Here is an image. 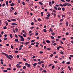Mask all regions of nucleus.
Instances as JSON below:
<instances>
[{"label": "nucleus", "instance_id": "c85d7f7f", "mask_svg": "<svg viewBox=\"0 0 73 73\" xmlns=\"http://www.w3.org/2000/svg\"><path fill=\"white\" fill-rule=\"evenodd\" d=\"M23 69H26V68H27V67L25 66H24L23 67Z\"/></svg>", "mask_w": 73, "mask_h": 73}, {"label": "nucleus", "instance_id": "09e8293b", "mask_svg": "<svg viewBox=\"0 0 73 73\" xmlns=\"http://www.w3.org/2000/svg\"><path fill=\"white\" fill-rule=\"evenodd\" d=\"M41 16H43V13L42 12H41Z\"/></svg>", "mask_w": 73, "mask_h": 73}, {"label": "nucleus", "instance_id": "6ab92c4d", "mask_svg": "<svg viewBox=\"0 0 73 73\" xmlns=\"http://www.w3.org/2000/svg\"><path fill=\"white\" fill-rule=\"evenodd\" d=\"M6 5H7L8 6V1H6Z\"/></svg>", "mask_w": 73, "mask_h": 73}, {"label": "nucleus", "instance_id": "e2e57ef3", "mask_svg": "<svg viewBox=\"0 0 73 73\" xmlns=\"http://www.w3.org/2000/svg\"><path fill=\"white\" fill-rule=\"evenodd\" d=\"M39 4H40V5H42V4H43L41 2H39Z\"/></svg>", "mask_w": 73, "mask_h": 73}, {"label": "nucleus", "instance_id": "f704fd0d", "mask_svg": "<svg viewBox=\"0 0 73 73\" xmlns=\"http://www.w3.org/2000/svg\"><path fill=\"white\" fill-rule=\"evenodd\" d=\"M66 26H68V25H69V24H68V23L66 22Z\"/></svg>", "mask_w": 73, "mask_h": 73}, {"label": "nucleus", "instance_id": "de8ad7c7", "mask_svg": "<svg viewBox=\"0 0 73 73\" xmlns=\"http://www.w3.org/2000/svg\"><path fill=\"white\" fill-rule=\"evenodd\" d=\"M11 9L12 10H13V11L15 10V8H13V7H11Z\"/></svg>", "mask_w": 73, "mask_h": 73}, {"label": "nucleus", "instance_id": "5701e85b", "mask_svg": "<svg viewBox=\"0 0 73 73\" xmlns=\"http://www.w3.org/2000/svg\"><path fill=\"white\" fill-rule=\"evenodd\" d=\"M39 70H40V71H42V70H43V69L42 68H40L39 69Z\"/></svg>", "mask_w": 73, "mask_h": 73}, {"label": "nucleus", "instance_id": "7ed1b4c3", "mask_svg": "<svg viewBox=\"0 0 73 73\" xmlns=\"http://www.w3.org/2000/svg\"><path fill=\"white\" fill-rule=\"evenodd\" d=\"M21 41H24V38H23V36H22L21 38Z\"/></svg>", "mask_w": 73, "mask_h": 73}, {"label": "nucleus", "instance_id": "39448f33", "mask_svg": "<svg viewBox=\"0 0 73 73\" xmlns=\"http://www.w3.org/2000/svg\"><path fill=\"white\" fill-rule=\"evenodd\" d=\"M10 6L12 7L13 6H14L15 5V3H12L10 5Z\"/></svg>", "mask_w": 73, "mask_h": 73}, {"label": "nucleus", "instance_id": "2eb2a0df", "mask_svg": "<svg viewBox=\"0 0 73 73\" xmlns=\"http://www.w3.org/2000/svg\"><path fill=\"white\" fill-rule=\"evenodd\" d=\"M46 41L47 42V43H49L50 42V41L48 40H46Z\"/></svg>", "mask_w": 73, "mask_h": 73}, {"label": "nucleus", "instance_id": "ddd939ff", "mask_svg": "<svg viewBox=\"0 0 73 73\" xmlns=\"http://www.w3.org/2000/svg\"><path fill=\"white\" fill-rule=\"evenodd\" d=\"M67 5V4L66 3L63 4V6H64V7H66V6Z\"/></svg>", "mask_w": 73, "mask_h": 73}, {"label": "nucleus", "instance_id": "f03ea898", "mask_svg": "<svg viewBox=\"0 0 73 73\" xmlns=\"http://www.w3.org/2000/svg\"><path fill=\"white\" fill-rule=\"evenodd\" d=\"M25 65H26L27 67H30L31 66V64H28L27 63H25Z\"/></svg>", "mask_w": 73, "mask_h": 73}, {"label": "nucleus", "instance_id": "4d7b16f0", "mask_svg": "<svg viewBox=\"0 0 73 73\" xmlns=\"http://www.w3.org/2000/svg\"><path fill=\"white\" fill-rule=\"evenodd\" d=\"M39 53L41 54H42L43 53V52L42 51H40Z\"/></svg>", "mask_w": 73, "mask_h": 73}, {"label": "nucleus", "instance_id": "4c0bfd02", "mask_svg": "<svg viewBox=\"0 0 73 73\" xmlns=\"http://www.w3.org/2000/svg\"><path fill=\"white\" fill-rule=\"evenodd\" d=\"M38 21H41V19H38Z\"/></svg>", "mask_w": 73, "mask_h": 73}, {"label": "nucleus", "instance_id": "774afa93", "mask_svg": "<svg viewBox=\"0 0 73 73\" xmlns=\"http://www.w3.org/2000/svg\"><path fill=\"white\" fill-rule=\"evenodd\" d=\"M1 69H4V68L3 67H1Z\"/></svg>", "mask_w": 73, "mask_h": 73}, {"label": "nucleus", "instance_id": "412c9836", "mask_svg": "<svg viewBox=\"0 0 73 73\" xmlns=\"http://www.w3.org/2000/svg\"><path fill=\"white\" fill-rule=\"evenodd\" d=\"M9 57H11V58H13V56H12L11 55H9Z\"/></svg>", "mask_w": 73, "mask_h": 73}, {"label": "nucleus", "instance_id": "ea45409f", "mask_svg": "<svg viewBox=\"0 0 73 73\" xmlns=\"http://www.w3.org/2000/svg\"><path fill=\"white\" fill-rule=\"evenodd\" d=\"M17 68H21V66H17Z\"/></svg>", "mask_w": 73, "mask_h": 73}, {"label": "nucleus", "instance_id": "bb28decb", "mask_svg": "<svg viewBox=\"0 0 73 73\" xmlns=\"http://www.w3.org/2000/svg\"><path fill=\"white\" fill-rule=\"evenodd\" d=\"M49 5H50V6H52V3H51V2L49 3Z\"/></svg>", "mask_w": 73, "mask_h": 73}, {"label": "nucleus", "instance_id": "bf43d9fd", "mask_svg": "<svg viewBox=\"0 0 73 73\" xmlns=\"http://www.w3.org/2000/svg\"><path fill=\"white\" fill-rule=\"evenodd\" d=\"M50 16V14H48L47 15V16H48V17H49Z\"/></svg>", "mask_w": 73, "mask_h": 73}, {"label": "nucleus", "instance_id": "5fc2aeb1", "mask_svg": "<svg viewBox=\"0 0 73 73\" xmlns=\"http://www.w3.org/2000/svg\"><path fill=\"white\" fill-rule=\"evenodd\" d=\"M11 48L12 49H13V46L12 45L11 46Z\"/></svg>", "mask_w": 73, "mask_h": 73}, {"label": "nucleus", "instance_id": "72a5a7b5", "mask_svg": "<svg viewBox=\"0 0 73 73\" xmlns=\"http://www.w3.org/2000/svg\"><path fill=\"white\" fill-rule=\"evenodd\" d=\"M54 9H55V10H57V7L55 6L54 7Z\"/></svg>", "mask_w": 73, "mask_h": 73}, {"label": "nucleus", "instance_id": "680f3d73", "mask_svg": "<svg viewBox=\"0 0 73 73\" xmlns=\"http://www.w3.org/2000/svg\"><path fill=\"white\" fill-rule=\"evenodd\" d=\"M54 66L53 65L52 66V69H54Z\"/></svg>", "mask_w": 73, "mask_h": 73}, {"label": "nucleus", "instance_id": "4468645a", "mask_svg": "<svg viewBox=\"0 0 73 73\" xmlns=\"http://www.w3.org/2000/svg\"><path fill=\"white\" fill-rule=\"evenodd\" d=\"M51 35H53V36H55V35H56V34H55L54 33H52Z\"/></svg>", "mask_w": 73, "mask_h": 73}, {"label": "nucleus", "instance_id": "20e7f679", "mask_svg": "<svg viewBox=\"0 0 73 73\" xmlns=\"http://www.w3.org/2000/svg\"><path fill=\"white\" fill-rule=\"evenodd\" d=\"M29 43H30V42H26L25 44L26 45H28V44H29Z\"/></svg>", "mask_w": 73, "mask_h": 73}, {"label": "nucleus", "instance_id": "cd10ccee", "mask_svg": "<svg viewBox=\"0 0 73 73\" xmlns=\"http://www.w3.org/2000/svg\"><path fill=\"white\" fill-rule=\"evenodd\" d=\"M3 71L4 72H8V70H4Z\"/></svg>", "mask_w": 73, "mask_h": 73}, {"label": "nucleus", "instance_id": "69168bd1", "mask_svg": "<svg viewBox=\"0 0 73 73\" xmlns=\"http://www.w3.org/2000/svg\"><path fill=\"white\" fill-rule=\"evenodd\" d=\"M4 37H7V34H5V35H4Z\"/></svg>", "mask_w": 73, "mask_h": 73}, {"label": "nucleus", "instance_id": "473e14b6", "mask_svg": "<svg viewBox=\"0 0 73 73\" xmlns=\"http://www.w3.org/2000/svg\"><path fill=\"white\" fill-rule=\"evenodd\" d=\"M58 10H59V11H60L61 9L60 7H58Z\"/></svg>", "mask_w": 73, "mask_h": 73}, {"label": "nucleus", "instance_id": "13d9d810", "mask_svg": "<svg viewBox=\"0 0 73 73\" xmlns=\"http://www.w3.org/2000/svg\"><path fill=\"white\" fill-rule=\"evenodd\" d=\"M52 4H54V1H52Z\"/></svg>", "mask_w": 73, "mask_h": 73}, {"label": "nucleus", "instance_id": "9d476101", "mask_svg": "<svg viewBox=\"0 0 73 73\" xmlns=\"http://www.w3.org/2000/svg\"><path fill=\"white\" fill-rule=\"evenodd\" d=\"M7 70H12L11 68H7Z\"/></svg>", "mask_w": 73, "mask_h": 73}, {"label": "nucleus", "instance_id": "79ce46f5", "mask_svg": "<svg viewBox=\"0 0 73 73\" xmlns=\"http://www.w3.org/2000/svg\"><path fill=\"white\" fill-rule=\"evenodd\" d=\"M15 37L16 38H17V37H18V36H17V35L16 34L15 35Z\"/></svg>", "mask_w": 73, "mask_h": 73}, {"label": "nucleus", "instance_id": "603ef678", "mask_svg": "<svg viewBox=\"0 0 73 73\" xmlns=\"http://www.w3.org/2000/svg\"><path fill=\"white\" fill-rule=\"evenodd\" d=\"M33 28H34V27H32L30 28V29H33Z\"/></svg>", "mask_w": 73, "mask_h": 73}, {"label": "nucleus", "instance_id": "9b49d317", "mask_svg": "<svg viewBox=\"0 0 73 73\" xmlns=\"http://www.w3.org/2000/svg\"><path fill=\"white\" fill-rule=\"evenodd\" d=\"M59 6H61V7H64V5H62L61 4H60L59 5Z\"/></svg>", "mask_w": 73, "mask_h": 73}, {"label": "nucleus", "instance_id": "c03bdc74", "mask_svg": "<svg viewBox=\"0 0 73 73\" xmlns=\"http://www.w3.org/2000/svg\"><path fill=\"white\" fill-rule=\"evenodd\" d=\"M9 67H11V66H12V65H11V64H9Z\"/></svg>", "mask_w": 73, "mask_h": 73}, {"label": "nucleus", "instance_id": "aec40b11", "mask_svg": "<svg viewBox=\"0 0 73 73\" xmlns=\"http://www.w3.org/2000/svg\"><path fill=\"white\" fill-rule=\"evenodd\" d=\"M43 43L44 44H45L46 43L45 42V40L43 39Z\"/></svg>", "mask_w": 73, "mask_h": 73}, {"label": "nucleus", "instance_id": "338daca9", "mask_svg": "<svg viewBox=\"0 0 73 73\" xmlns=\"http://www.w3.org/2000/svg\"><path fill=\"white\" fill-rule=\"evenodd\" d=\"M3 29H7V27L6 26H5L4 27H3Z\"/></svg>", "mask_w": 73, "mask_h": 73}, {"label": "nucleus", "instance_id": "49530a36", "mask_svg": "<svg viewBox=\"0 0 73 73\" xmlns=\"http://www.w3.org/2000/svg\"><path fill=\"white\" fill-rule=\"evenodd\" d=\"M43 31L44 32H46V30L45 29H44L43 30Z\"/></svg>", "mask_w": 73, "mask_h": 73}, {"label": "nucleus", "instance_id": "a18cd8bd", "mask_svg": "<svg viewBox=\"0 0 73 73\" xmlns=\"http://www.w3.org/2000/svg\"><path fill=\"white\" fill-rule=\"evenodd\" d=\"M56 45H57V43H54L53 44V45L54 46H56Z\"/></svg>", "mask_w": 73, "mask_h": 73}, {"label": "nucleus", "instance_id": "2f4dec72", "mask_svg": "<svg viewBox=\"0 0 73 73\" xmlns=\"http://www.w3.org/2000/svg\"><path fill=\"white\" fill-rule=\"evenodd\" d=\"M59 48H61V49H64L63 47L61 46H59Z\"/></svg>", "mask_w": 73, "mask_h": 73}, {"label": "nucleus", "instance_id": "6e6d98bb", "mask_svg": "<svg viewBox=\"0 0 73 73\" xmlns=\"http://www.w3.org/2000/svg\"><path fill=\"white\" fill-rule=\"evenodd\" d=\"M63 19H62L60 20V22H61L62 21H63Z\"/></svg>", "mask_w": 73, "mask_h": 73}, {"label": "nucleus", "instance_id": "dca6fc26", "mask_svg": "<svg viewBox=\"0 0 73 73\" xmlns=\"http://www.w3.org/2000/svg\"><path fill=\"white\" fill-rule=\"evenodd\" d=\"M15 41L16 42L17 41H19V39H17V38H16L15 39Z\"/></svg>", "mask_w": 73, "mask_h": 73}, {"label": "nucleus", "instance_id": "393cba45", "mask_svg": "<svg viewBox=\"0 0 73 73\" xmlns=\"http://www.w3.org/2000/svg\"><path fill=\"white\" fill-rule=\"evenodd\" d=\"M50 31H51V32H53V30L51 28H50Z\"/></svg>", "mask_w": 73, "mask_h": 73}, {"label": "nucleus", "instance_id": "052dcab7", "mask_svg": "<svg viewBox=\"0 0 73 73\" xmlns=\"http://www.w3.org/2000/svg\"><path fill=\"white\" fill-rule=\"evenodd\" d=\"M38 61H39V62H40V61H41V59H38Z\"/></svg>", "mask_w": 73, "mask_h": 73}, {"label": "nucleus", "instance_id": "7c9ffc66", "mask_svg": "<svg viewBox=\"0 0 73 73\" xmlns=\"http://www.w3.org/2000/svg\"><path fill=\"white\" fill-rule=\"evenodd\" d=\"M66 64H68V65H69V64H70V62H67L66 63Z\"/></svg>", "mask_w": 73, "mask_h": 73}, {"label": "nucleus", "instance_id": "6e6552de", "mask_svg": "<svg viewBox=\"0 0 73 73\" xmlns=\"http://www.w3.org/2000/svg\"><path fill=\"white\" fill-rule=\"evenodd\" d=\"M9 36L10 37V38H12V37H13V36H12V34H10V35H9Z\"/></svg>", "mask_w": 73, "mask_h": 73}, {"label": "nucleus", "instance_id": "c756f323", "mask_svg": "<svg viewBox=\"0 0 73 73\" xmlns=\"http://www.w3.org/2000/svg\"><path fill=\"white\" fill-rule=\"evenodd\" d=\"M15 52L16 53H19V51L16 50L15 51Z\"/></svg>", "mask_w": 73, "mask_h": 73}, {"label": "nucleus", "instance_id": "4be33fe9", "mask_svg": "<svg viewBox=\"0 0 73 73\" xmlns=\"http://www.w3.org/2000/svg\"><path fill=\"white\" fill-rule=\"evenodd\" d=\"M8 23L7 22V21H6V26H8Z\"/></svg>", "mask_w": 73, "mask_h": 73}, {"label": "nucleus", "instance_id": "a211bd4d", "mask_svg": "<svg viewBox=\"0 0 73 73\" xmlns=\"http://www.w3.org/2000/svg\"><path fill=\"white\" fill-rule=\"evenodd\" d=\"M53 56V54H51V55H50V57H52Z\"/></svg>", "mask_w": 73, "mask_h": 73}, {"label": "nucleus", "instance_id": "1a4fd4ad", "mask_svg": "<svg viewBox=\"0 0 73 73\" xmlns=\"http://www.w3.org/2000/svg\"><path fill=\"white\" fill-rule=\"evenodd\" d=\"M11 25H17V24L13 23H11Z\"/></svg>", "mask_w": 73, "mask_h": 73}, {"label": "nucleus", "instance_id": "b1692460", "mask_svg": "<svg viewBox=\"0 0 73 73\" xmlns=\"http://www.w3.org/2000/svg\"><path fill=\"white\" fill-rule=\"evenodd\" d=\"M42 72H44V73H47V72L45 70H43Z\"/></svg>", "mask_w": 73, "mask_h": 73}, {"label": "nucleus", "instance_id": "f8f14e48", "mask_svg": "<svg viewBox=\"0 0 73 73\" xmlns=\"http://www.w3.org/2000/svg\"><path fill=\"white\" fill-rule=\"evenodd\" d=\"M68 68L69 70H70V72H71V68H70V66H68Z\"/></svg>", "mask_w": 73, "mask_h": 73}, {"label": "nucleus", "instance_id": "f257e3e1", "mask_svg": "<svg viewBox=\"0 0 73 73\" xmlns=\"http://www.w3.org/2000/svg\"><path fill=\"white\" fill-rule=\"evenodd\" d=\"M2 54H4V55H5V56H6V57H7L9 58V60H12V59H11V58L8 55V54H5V53L4 52H2Z\"/></svg>", "mask_w": 73, "mask_h": 73}, {"label": "nucleus", "instance_id": "f3484780", "mask_svg": "<svg viewBox=\"0 0 73 73\" xmlns=\"http://www.w3.org/2000/svg\"><path fill=\"white\" fill-rule=\"evenodd\" d=\"M35 42H34L33 43L31 44V45H35Z\"/></svg>", "mask_w": 73, "mask_h": 73}, {"label": "nucleus", "instance_id": "c9c22d12", "mask_svg": "<svg viewBox=\"0 0 73 73\" xmlns=\"http://www.w3.org/2000/svg\"><path fill=\"white\" fill-rule=\"evenodd\" d=\"M37 63H34L33 64V66H36V65H37Z\"/></svg>", "mask_w": 73, "mask_h": 73}, {"label": "nucleus", "instance_id": "0eeeda50", "mask_svg": "<svg viewBox=\"0 0 73 73\" xmlns=\"http://www.w3.org/2000/svg\"><path fill=\"white\" fill-rule=\"evenodd\" d=\"M67 4V5H68V6H71L72 5H71L70 4L68 3H66Z\"/></svg>", "mask_w": 73, "mask_h": 73}, {"label": "nucleus", "instance_id": "a878e982", "mask_svg": "<svg viewBox=\"0 0 73 73\" xmlns=\"http://www.w3.org/2000/svg\"><path fill=\"white\" fill-rule=\"evenodd\" d=\"M50 38H52V39H54V37L52 36H51Z\"/></svg>", "mask_w": 73, "mask_h": 73}, {"label": "nucleus", "instance_id": "e433bc0d", "mask_svg": "<svg viewBox=\"0 0 73 73\" xmlns=\"http://www.w3.org/2000/svg\"><path fill=\"white\" fill-rule=\"evenodd\" d=\"M23 44H22L21 45H20V48H23Z\"/></svg>", "mask_w": 73, "mask_h": 73}, {"label": "nucleus", "instance_id": "0e129e2a", "mask_svg": "<svg viewBox=\"0 0 73 73\" xmlns=\"http://www.w3.org/2000/svg\"><path fill=\"white\" fill-rule=\"evenodd\" d=\"M22 4H23V5H25V3H24V2H23L22 3Z\"/></svg>", "mask_w": 73, "mask_h": 73}, {"label": "nucleus", "instance_id": "58836bf2", "mask_svg": "<svg viewBox=\"0 0 73 73\" xmlns=\"http://www.w3.org/2000/svg\"><path fill=\"white\" fill-rule=\"evenodd\" d=\"M62 10L63 11H65V8L64 7H62Z\"/></svg>", "mask_w": 73, "mask_h": 73}, {"label": "nucleus", "instance_id": "864d4df0", "mask_svg": "<svg viewBox=\"0 0 73 73\" xmlns=\"http://www.w3.org/2000/svg\"><path fill=\"white\" fill-rule=\"evenodd\" d=\"M60 53L61 54H64V53L62 51H61L60 52Z\"/></svg>", "mask_w": 73, "mask_h": 73}, {"label": "nucleus", "instance_id": "3c124183", "mask_svg": "<svg viewBox=\"0 0 73 73\" xmlns=\"http://www.w3.org/2000/svg\"><path fill=\"white\" fill-rule=\"evenodd\" d=\"M38 35V33H36L35 34V36H37Z\"/></svg>", "mask_w": 73, "mask_h": 73}, {"label": "nucleus", "instance_id": "423d86ee", "mask_svg": "<svg viewBox=\"0 0 73 73\" xmlns=\"http://www.w3.org/2000/svg\"><path fill=\"white\" fill-rule=\"evenodd\" d=\"M11 20L13 21H16V19H11Z\"/></svg>", "mask_w": 73, "mask_h": 73}, {"label": "nucleus", "instance_id": "37998d69", "mask_svg": "<svg viewBox=\"0 0 73 73\" xmlns=\"http://www.w3.org/2000/svg\"><path fill=\"white\" fill-rule=\"evenodd\" d=\"M38 65H41V62H38Z\"/></svg>", "mask_w": 73, "mask_h": 73}, {"label": "nucleus", "instance_id": "a19ab883", "mask_svg": "<svg viewBox=\"0 0 73 73\" xmlns=\"http://www.w3.org/2000/svg\"><path fill=\"white\" fill-rule=\"evenodd\" d=\"M47 49L48 50H51V49L49 48H47Z\"/></svg>", "mask_w": 73, "mask_h": 73}, {"label": "nucleus", "instance_id": "8fccbe9b", "mask_svg": "<svg viewBox=\"0 0 73 73\" xmlns=\"http://www.w3.org/2000/svg\"><path fill=\"white\" fill-rule=\"evenodd\" d=\"M35 40H32L31 41V42H35Z\"/></svg>", "mask_w": 73, "mask_h": 73}]
</instances>
